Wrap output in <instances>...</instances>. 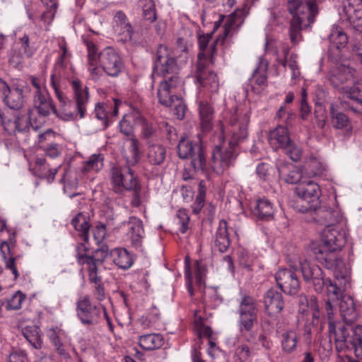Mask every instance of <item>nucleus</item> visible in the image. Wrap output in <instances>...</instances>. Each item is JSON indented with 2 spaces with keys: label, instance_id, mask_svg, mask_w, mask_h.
<instances>
[{
  "label": "nucleus",
  "instance_id": "f257e3e1",
  "mask_svg": "<svg viewBox=\"0 0 362 362\" xmlns=\"http://www.w3.org/2000/svg\"><path fill=\"white\" fill-rule=\"evenodd\" d=\"M323 0H286V8L291 18L288 34L292 45L303 41L302 31L310 28L319 14V4Z\"/></svg>",
  "mask_w": 362,
  "mask_h": 362
},
{
  "label": "nucleus",
  "instance_id": "f03ea898",
  "mask_svg": "<svg viewBox=\"0 0 362 362\" xmlns=\"http://www.w3.org/2000/svg\"><path fill=\"white\" fill-rule=\"evenodd\" d=\"M74 92L73 102L64 94H58V107H54L53 113L60 119L65 122L76 121L83 119L86 114L87 105L89 101L88 88L83 86L78 79L71 82Z\"/></svg>",
  "mask_w": 362,
  "mask_h": 362
},
{
  "label": "nucleus",
  "instance_id": "7ed1b4c3",
  "mask_svg": "<svg viewBox=\"0 0 362 362\" xmlns=\"http://www.w3.org/2000/svg\"><path fill=\"white\" fill-rule=\"evenodd\" d=\"M339 250H323L322 248H313V253L319 262L327 269L333 270L336 281L332 283L328 279L327 294H342L347 292L351 287L348 268L343 259L339 257Z\"/></svg>",
  "mask_w": 362,
  "mask_h": 362
},
{
  "label": "nucleus",
  "instance_id": "20e7f679",
  "mask_svg": "<svg viewBox=\"0 0 362 362\" xmlns=\"http://www.w3.org/2000/svg\"><path fill=\"white\" fill-rule=\"evenodd\" d=\"M179 71L176 59L171 54L168 47L159 45L153 59V74L163 77V81H170L175 77L182 80L178 75Z\"/></svg>",
  "mask_w": 362,
  "mask_h": 362
},
{
  "label": "nucleus",
  "instance_id": "39448f33",
  "mask_svg": "<svg viewBox=\"0 0 362 362\" xmlns=\"http://www.w3.org/2000/svg\"><path fill=\"white\" fill-rule=\"evenodd\" d=\"M249 121L250 115L247 110H243L235 107L229 112L228 122L230 137L228 144L230 146H238L247 138Z\"/></svg>",
  "mask_w": 362,
  "mask_h": 362
},
{
  "label": "nucleus",
  "instance_id": "423d86ee",
  "mask_svg": "<svg viewBox=\"0 0 362 362\" xmlns=\"http://www.w3.org/2000/svg\"><path fill=\"white\" fill-rule=\"evenodd\" d=\"M132 165H115L110 170L112 189L118 194H124L129 192L133 186L139 180Z\"/></svg>",
  "mask_w": 362,
  "mask_h": 362
},
{
  "label": "nucleus",
  "instance_id": "0eeeda50",
  "mask_svg": "<svg viewBox=\"0 0 362 362\" xmlns=\"http://www.w3.org/2000/svg\"><path fill=\"white\" fill-rule=\"evenodd\" d=\"M204 53H199L195 64L194 76L199 86L211 93H216L219 88V79L217 74L209 68L211 63Z\"/></svg>",
  "mask_w": 362,
  "mask_h": 362
},
{
  "label": "nucleus",
  "instance_id": "6e6552de",
  "mask_svg": "<svg viewBox=\"0 0 362 362\" xmlns=\"http://www.w3.org/2000/svg\"><path fill=\"white\" fill-rule=\"evenodd\" d=\"M177 153L182 159L190 158L191 165L195 171L205 169L206 160L202 144L181 139L177 145Z\"/></svg>",
  "mask_w": 362,
  "mask_h": 362
},
{
  "label": "nucleus",
  "instance_id": "1a4fd4ad",
  "mask_svg": "<svg viewBox=\"0 0 362 362\" xmlns=\"http://www.w3.org/2000/svg\"><path fill=\"white\" fill-rule=\"evenodd\" d=\"M335 298L326 301L325 308L328 319L332 318V309L334 306L339 307L344 322L351 325L358 318L354 300L352 296H334Z\"/></svg>",
  "mask_w": 362,
  "mask_h": 362
},
{
  "label": "nucleus",
  "instance_id": "9d476101",
  "mask_svg": "<svg viewBox=\"0 0 362 362\" xmlns=\"http://www.w3.org/2000/svg\"><path fill=\"white\" fill-rule=\"evenodd\" d=\"M111 250L107 245H102L99 248L95 250L87 259L89 279L95 284L98 294H103L104 291L101 284V278L98 276L100 267L105 260L110 257Z\"/></svg>",
  "mask_w": 362,
  "mask_h": 362
},
{
  "label": "nucleus",
  "instance_id": "9b49d317",
  "mask_svg": "<svg viewBox=\"0 0 362 362\" xmlns=\"http://www.w3.org/2000/svg\"><path fill=\"white\" fill-rule=\"evenodd\" d=\"M103 311L104 308L97 301H92L88 296L81 297L77 301V316L83 325L97 324Z\"/></svg>",
  "mask_w": 362,
  "mask_h": 362
},
{
  "label": "nucleus",
  "instance_id": "f8f14e48",
  "mask_svg": "<svg viewBox=\"0 0 362 362\" xmlns=\"http://www.w3.org/2000/svg\"><path fill=\"white\" fill-rule=\"evenodd\" d=\"M356 70L349 65L339 64L332 66L327 75L331 85L348 95L349 85L354 80Z\"/></svg>",
  "mask_w": 362,
  "mask_h": 362
},
{
  "label": "nucleus",
  "instance_id": "ddd939ff",
  "mask_svg": "<svg viewBox=\"0 0 362 362\" xmlns=\"http://www.w3.org/2000/svg\"><path fill=\"white\" fill-rule=\"evenodd\" d=\"M239 328L240 333L245 336L252 330L257 322L256 304L251 296H245L240 305Z\"/></svg>",
  "mask_w": 362,
  "mask_h": 362
},
{
  "label": "nucleus",
  "instance_id": "4468645a",
  "mask_svg": "<svg viewBox=\"0 0 362 362\" xmlns=\"http://www.w3.org/2000/svg\"><path fill=\"white\" fill-rule=\"evenodd\" d=\"M0 95L4 103L10 109L21 110L24 104L23 86L13 84L9 86L0 78Z\"/></svg>",
  "mask_w": 362,
  "mask_h": 362
},
{
  "label": "nucleus",
  "instance_id": "2eb2a0df",
  "mask_svg": "<svg viewBox=\"0 0 362 362\" xmlns=\"http://www.w3.org/2000/svg\"><path fill=\"white\" fill-rule=\"evenodd\" d=\"M30 110L22 111L16 116L13 121L11 120L6 114L0 110V122L4 129L9 134L16 132L23 133L28 131L31 127Z\"/></svg>",
  "mask_w": 362,
  "mask_h": 362
},
{
  "label": "nucleus",
  "instance_id": "dca6fc26",
  "mask_svg": "<svg viewBox=\"0 0 362 362\" xmlns=\"http://www.w3.org/2000/svg\"><path fill=\"white\" fill-rule=\"evenodd\" d=\"M99 63L104 72L112 77L117 76L123 67L120 56L112 47H107L100 53Z\"/></svg>",
  "mask_w": 362,
  "mask_h": 362
},
{
  "label": "nucleus",
  "instance_id": "f3484780",
  "mask_svg": "<svg viewBox=\"0 0 362 362\" xmlns=\"http://www.w3.org/2000/svg\"><path fill=\"white\" fill-rule=\"evenodd\" d=\"M321 242L316 248L341 250L346 243L345 234L333 225L327 226L322 231Z\"/></svg>",
  "mask_w": 362,
  "mask_h": 362
},
{
  "label": "nucleus",
  "instance_id": "a211bd4d",
  "mask_svg": "<svg viewBox=\"0 0 362 362\" xmlns=\"http://www.w3.org/2000/svg\"><path fill=\"white\" fill-rule=\"evenodd\" d=\"M291 267L295 271L300 269L305 281L313 280L315 291L320 292L322 286H326L327 288L328 279L324 280L322 269L317 265L311 264L307 260H303L299 262V266L291 265Z\"/></svg>",
  "mask_w": 362,
  "mask_h": 362
},
{
  "label": "nucleus",
  "instance_id": "6ab92c4d",
  "mask_svg": "<svg viewBox=\"0 0 362 362\" xmlns=\"http://www.w3.org/2000/svg\"><path fill=\"white\" fill-rule=\"evenodd\" d=\"M302 212H310L313 219L323 225L332 226L339 219V213L326 205H310L300 209Z\"/></svg>",
  "mask_w": 362,
  "mask_h": 362
},
{
  "label": "nucleus",
  "instance_id": "aec40b11",
  "mask_svg": "<svg viewBox=\"0 0 362 362\" xmlns=\"http://www.w3.org/2000/svg\"><path fill=\"white\" fill-rule=\"evenodd\" d=\"M295 270L280 269L275 274V280L281 291L285 294H296L300 289V282Z\"/></svg>",
  "mask_w": 362,
  "mask_h": 362
},
{
  "label": "nucleus",
  "instance_id": "412c9836",
  "mask_svg": "<svg viewBox=\"0 0 362 362\" xmlns=\"http://www.w3.org/2000/svg\"><path fill=\"white\" fill-rule=\"evenodd\" d=\"M328 39L330 42L328 57L333 62H337L341 57V49L345 47L348 42V37L342 28L334 25Z\"/></svg>",
  "mask_w": 362,
  "mask_h": 362
},
{
  "label": "nucleus",
  "instance_id": "4be33fe9",
  "mask_svg": "<svg viewBox=\"0 0 362 362\" xmlns=\"http://www.w3.org/2000/svg\"><path fill=\"white\" fill-rule=\"evenodd\" d=\"M295 193L302 201L308 203L307 206L320 204V188L313 181H303L299 183L295 189Z\"/></svg>",
  "mask_w": 362,
  "mask_h": 362
},
{
  "label": "nucleus",
  "instance_id": "5701e85b",
  "mask_svg": "<svg viewBox=\"0 0 362 362\" xmlns=\"http://www.w3.org/2000/svg\"><path fill=\"white\" fill-rule=\"evenodd\" d=\"M113 29L122 42H129L132 40L133 28L127 16L122 11H118L113 18Z\"/></svg>",
  "mask_w": 362,
  "mask_h": 362
},
{
  "label": "nucleus",
  "instance_id": "b1692460",
  "mask_svg": "<svg viewBox=\"0 0 362 362\" xmlns=\"http://www.w3.org/2000/svg\"><path fill=\"white\" fill-rule=\"evenodd\" d=\"M267 69L268 62L261 59L249 78L251 90L256 94L261 93L267 86Z\"/></svg>",
  "mask_w": 362,
  "mask_h": 362
},
{
  "label": "nucleus",
  "instance_id": "393cba45",
  "mask_svg": "<svg viewBox=\"0 0 362 362\" xmlns=\"http://www.w3.org/2000/svg\"><path fill=\"white\" fill-rule=\"evenodd\" d=\"M343 337L345 338L344 347L351 345L356 358L362 359V326L354 329L345 326Z\"/></svg>",
  "mask_w": 362,
  "mask_h": 362
},
{
  "label": "nucleus",
  "instance_id": "a878e982",
  "mask_svg": "<svg viewBox=\"0 0 362 362\" xmlns=\"http://www.w3.org/2000/svg\"><path fill=\"white\" fill-rule=\"evenodd\" d=\"M181 83L182 80H178L176 77L170 81L160 82L157 93L159 103L165 107L172 106L174 98H177L172 93V90Z\"/></svg>",
  "mask_w": 362,
  "mask_h": 362
},
{
  "label": "nucleus",
  "instance_id": "bb28decb",
  "mask_svg": "<svg viewBox=\"0 0 362 362\" xmlns=\"http://www.w3.org/2000/svg\"><path fill=\"white\" fill-rule=\"evenodd\" d=\"M236 147H232L229 144L227 148L216 146L212 153L214 163L220 164L223 168L233 165L238 155Z\"/></svg>",
  "mask_w": 362,
  "mask_h": 362
},
{
  "label": "nucleus",
  "instance_id": "cd10ccee",
  "mask_svg": "<svg viewBox=\"0 0 362 362\" xmlns=\"http://www.w3.org/2000/svg\"><path fill=\"white\" fill-rule=\"evenodd\" d=\"M165 147L158 143L148 141L145 152L146 163L153 167L161 166L166 158Z\"/></svg>",
  "mask_w": 362,
  "mask_h": 362
},
{
  "label": "nucleus",
  "instance_id": "c85d7f7f",
  "mask_svg": "<svg viewBox=\"0 0 362 362\" xmlns=\"http://www.w3.org/2000/svg\"><path fill=\"white\" fill-rule=\"evenodd\" d=\"M125 224L127 226V236L131 240L132 245L136 248H140L144 235L142 221L135 216H132Z\"/></svg>",
  "mask_w": 362,
  "mask_h": 362
},
{
  "label": "nucleus",
  "instance_id": "c756f323",
  "mask_svg": "<svg viewBox=\"0 0 362 362\" xmlns=\"http://www.w3.org/2000/svg\"><path fill=\"white\" fill-rule=\"evenodd\" d=\"M276 168L279 177L288 184H297L302 178L300 169L291 163H279Z\"/></svg>",
  "mask_w": 362,
  "mask_h": 362
},
{
  "label": "nucleus",
  "instance_id": "7c9ffc66",
  "mask_svg": "<svg viewBox=\"0 0 362 362\" xmlns=\"http://www.w3.org/2000/svg\"><path fill=\"white\" fill-rule=\"evenodd\" d=\"M198 112L202 130L204 132H209L213 127L214 108L207 101L199 100Z\"/></svg>",
  "mask_w": 362,
  "mask_h": 362
},
{
  "label": "nucleus",
  "instance_id": "2f4dec72",
  "mask_svg": "<svg viewBox=\"0 0 362 362\" xmlns=\"http://www.w3.org/2000/svg\"><path fill=\"white\" fill-rule=\"evenodd\" d=\"M268 139L270 145L275 150L283 148L291 141L287 128L282 125H279L270 131Z\"/></svg>",
  "mask_w": 362,
  "mask_h": 362
},
{
  "label": "nucleus",
  "instance_id": "473e14b6",
  "mask_svg": "<svg viewBox=\"0 0 362 362\" xmlns=\"http://www.w3.org/2000/svg\"><path fill=\"white\" fill-rule=\"evenodd\" d=\"M213 33H207L206 35H199L198 37V44L200 52L199 53H204L206 58L210 61L211 64L214 63V56L216 54V45L219 42H223V39L219 40L217 38L214 40L207 48L209 43L212 39Z\"/></svg>",
  "mask_w": 362,
  "mask_h": 362
},
{
  "label": "nucleus",
  "instance_id": "72a5a7b5",
  "mask_svg": "<svg viewBox=\"0 0 362 362\" xmlns=\"http://www.w3.org/2000/svg\"><path fill=\"white\" fill-rule=\"evenodd\" d=\"M141 119L142 115L138 110L124 115L119 124L121 133L125 136H131L134 133L135 125L139 124Z\"/></svg>",
  "mask_w": 362,
  "mask_h": 362
},
{
  "label": "nucleus",
  "instance_id": "f704fd0d",
  "mask_svg": "<svg viewBox=\"0 0 362 362\" xmlns=\"http://www.w3.org/2000/svg\"><path fill=\"white\" fill-rule=\"evenodd\" d=\"M16 244V240L14 237L9 238L8 241H3L0 245V250L2 253L3 259L6 262V268L11 270L13 274L14 275V279H16L18 276V272L16 268V261L20 257V256H11L8 259H6V252L8 254H11V247H13Z\"/></svg>",
  "mask_w": 362,
  "mask_h": 362
},
{
  "label": "nucleus",
  "instance_id": "c9c22d12",
  "mask_svg": "<svg viewBox=\"0 0 362 362\" xmlns=\"http://www.w3.org/2000/svg\"><path fill=\"white\" fill-rule=\"evenodd\" d=\"M33 105L38 114L43 117L49 115L54 107L52 99L47 92L33 95Z\"/></svg>",
  "mask_w": 362,
  "mask_h": 362
},
{
  "label": "nucleus",
  "instance_id": "e433bc0d",
  "mask_svg": "<svg viewBox=\"0 0 362 362\" xmlns=\"http://www.w3.org/2000/svg\"><path fill=\"white\" fill-rule=\"evenodd\" d=\"M252 210L255 216L266 221L272 219L274 214L273 204L266 198L257 199Z\"/></svg>",
  "mask_w": 362,
  "mask_h": 362
},
{
  "label": "nucleus",
  "instance_id": "4c0bfd02",
  "mask_svg": "<svg viewBox=\"0 0 362 362\" xmlns=\"http://www.w3.org/2000/svg\"><path fill=\"white\" fill-rule=\"evenodd\" d=\"M230 240L228 233V223L222 219L219 221L218 227L216 233L215 247L221 252H225L230 246Z\"/></svg>",
  "mask_w": 362,
  "mask_h": 362
},
{
  "label": "nucleus",
  "instance_id": "58836bf2",
  "mask_svg": "<svg viewBox=\"0 0 362 362\" xmlns=\"http://www.w3.org/2000/svg\"><path fill=\"white\" fill-rule=\"evenodd\" d=\"M71 225L78 232V235L84 242H88L89 238V217L83 214L78 213L71 220Z\"/></svg>",
  "mask_w": 362,
  "mask_h": 362
},
{
  "label": "nucleus",
  "instance_id": "ea45409f",
  "mask_svg": "<svg viewBox=\"0 0 362 362\" xmlns=\"http://www.w3.org/2000/svg\"><path fill=\"white\" fill-rule=\"evenodd\" d=\"M110 257L118 267L122 269L130 268L133 264V258L125 248L111 250Z\"/></svg>",
  "mask_w": 362,
  "mask_h": 362
},
{
  "label": "nucleus",
  "instance_id": "a19ab883",
  "mask_svg": "<svg viewBox=\"0 0 362 362\" xmlns=\"http://www.w3.org/2000/svg\"><path fill=\"white\" fill-rule=\"evenodd\" d=\"M107 107V105L105 103L96 104L94 113L95 117L98 120V124H96V121L95 120L91 122V124L93 126V132H97L99 131H104L109 126Z\"/></svg>",
  "mask_w": 362,
  "mask_h": 362
},
{
  "label": "nucleus",
  "instance_id": "79ce46f5",
  "mask_svg": "<svg viewBox=\"0 0 362 362\" xmlns=\"http://www.w3.org/2000/svg\"><path fill=\"white\" fill-rule=\"evenodd\" d=\"M164 343V339L160 334H147L139 337V344L146 350H154L160 348Z\"/></svg>",
  "mask_w": 362,
  "mask_h": 362
},
{
  "label": "nucleus",
  "instance_id": "37998d69",
  "mask_svg": "<svg viewBox=\"0 0 362 362\" xmlns=\"http://www.w3.org/2000/svg\"><path fill=\"white\" fill-rule=\"evenodd\" d=\"M129 192H132L130 202L132 207L138 208L141 206L143 203L148 200V190L141 186L140 180L135 184V186H133Z\"/></svg>",
  "mask_w": 362,
  "mask_h": 362
},
{
  "label": "nucleus",
  "instance_id": "c03bdc74",
  "mask_svg": "<svg viewBox=\"0 0 362 362\" xmlns=\"http://www.w3.org/2000/svg\"><path fill=\"white\" fill-rule=\"evenodd\" d=\"M22 334L35 349L42 347L40 329L37 326H26L22 329Z\"/></svg>",
  "mask_w": 362,
  "mask_h": 362
},
{
  "label": "nucleus",
  "instance_id": "a18cd8bd",
  "mask_svg": "<svg viewBox=\"0 0 362 362\" xmlns=\"http://www.w3.org/2000/svg\"><path fill=\"white\" fill-rule=\"evenodd\" d=\"M331 123L334 128L337 129H346L351 131V127L349 117L344 113L337 111L334 105L329 107Z\"/></svg>",
  "mask_w": 362,
  "mask_h": 362
},
{
  "label": "nucleus",
  "instance_id": "49530a36",
  "mask_svg": "<svg viewBox=\"0 0 362 362\" xmlns=\"http://www.w3.org/2000/svg\"><path fill=\"white\" fill-rule=\"evenodd\" d=\"M347 18L356 30L362 31V5L344 6Z\"/></svg>",
  "mask_w": 362,
  "mask_h": 362
},
{
  "label": "nucleus",
  "instance_id": "de8ad7c7",
  "mask_svg": "<svg viewBox=\"0 0 362 362\" xmlns=\"http://www.w3.org/2000/svg\"><path fill=\"white\" fill-rule=\"evenodd\" d=\"M328 327L330 337L335 341L337 348L343 349L345 340L343 337L344 332H345V325L339 324L337 327L336 323L330 318V320L328 319Z\"/></svg>",
  "mask_w": 362,
  "mask_h": 362
},
{
  "label": "nucleus",
  "instance_id": "09e8293b",
  "mask_svg": "<svg viewBox=\"0 0 362 362\" xmlns=\"http://www.w3.org/2000/svg\"><path fill=\"white\" fill-rule=\"evenodd\" d=\"M298 334L294 330H288L281 335V346L284 352L291 354L293 352L298 344Z\"/></svg>",
  "mask_w": 362,
  "mask_h": 362
},
{
  "label": "nucleus",
  "instance_id": "8fccbe9b",
  "mask_svg": "<svg viewBox=\"0 0 362 362\" xmlns=\"http://www.w3.org/2000/svg\"><path fill=\"white\" fill-rule=\"evenodd\" d=\"M141 126V137L146 141L148 144V141L157 137V125L151 122L147 121L142 116V119L139 121V124Z\"/></svg>",
  "mask_w": 362,
  "mask_h": 362
},
{
  "label": "nucleus",
  "instance_id": "3c124183",
  "mask_svg": "<svg viewBox=\"0 0 362 362\" xmlns=\"http://www.w3.org/2000/svg\"><path fill=\"white\" fill-rule=\"evenodd\" d=\"M103 167V156L102 154H93L88 160L83 163L81 170L83 173H97Z\"/></svg>",
  "mask_w": 362,
  "mask_h": 362
},
{
  "label": "nucleus",
  "instance_id": "603ef678",
  "mask_svg": "<svg viewBox=\"0 0 362 362\" xmlns=\"http://www.w3.org/2000/svg\"><path fill=\"white\" fill-rule=\"evenodd\" d=\"M142 5V16L146 21L153 23L157 19L156 5L153 0H141Z\"/></svg>",
  "mask_w": 362,
  "mask_h": 362
},
{
  "label": "nucleus",
  "instance_id": "864d4df0",
  "mask_svg": "<svg viewBox=\"0 0 362 362\" xmlns=\"http://www.w3.org/2000/svg\"><path fill=\"white\" fill-rule=\"evenodd\" d=\"M129 141V148L131 156L127 158V164L133 166L136 165L140 160V142L136 137L130 138Z\"/></svg>",
  "mask_w": 362,
  "mask_h": 362
},
{
  "label": "nucleus",
  "instance_id": "5fc2aeb1",
  "mask_svg": "<svg viewBox=\"0 0 362 362\" xmlns=\"http://www.w3.org/2000/svg\"><path fill=\"white\" fill-rule=\"evenodd\" d=\"M59 47L62 52L59 54L57 62L55 63L54 67L66 71V69L69 63L71 54L68 51L67 45L65 40H63L59 42Z\"/></svg>",
  "mask_w": 362,
  "mask_h": 362
},
{
  "label": "nucleus",
  "instance_id": "6e6d98bb",
  "mask_svg": "<svg viewBox=\"0 0 362 362\" xmlns=\"http://www.w3.org/2000/svg\"><path fill=\"white\" fill-rule=\"evenodd\" d=\"M82 40L87 48L88 64H98L99 62L100 54H98L97 46L85 36H82Z\"/></svg>",
  "mask_w": 362,
  "mask_h": 362
},
{
  "label": "nucleus",
  "instance_id": "4d7b16f0",
  "mask_svg": "<svg viewBox=\"0 0 362 362\" xmlns=\"http://www.w3.org/2000/svg\"><path fill=\"white\" fill-rule=\"evenodd\" d=\"M264 304L267 310L272 313H279L284 307L282 296H267L264 299Z\"/></svg>",
  "mask_w": 362,
  "mask_h": 362
},
{
  "label": "nucleus",
  "instance_id": "13d9d810",
  "mask_svg": "<svg viewBox=\"0 0 362 362\" xmlns=\"http://www.w3.org/2000/svg\"><path fill=\"white\" fill-rule=\"evenodd\" d=\"M66 71L56 67L54 68L50 76V86L54 89L56 97H58V94H63L59 90V81L61 78H66Z\"/></svg>",
  "mask_w": 362,
  "mask_h": 362
},
{
  "label": "nucleus",
  "instance_id": "bf43d9fd",
  "mask_svg": "<svg viewBox=\"0 0 362 362\" xmlns=\"http://www.w3.org/2000/svg\"><path fill=\"white\" fill-rule=\"evenodd\" d=\"M274 173V169L267 163H261L256 168V173L263 182L272 181Z\"/></svg>",
  "mask_w": 362,
  "mask_h": 362
},
{
  "label": "nucleus",
  "instance_id": "052dcab7",
  "mask_svg": "<svg viewBox=\"0 0 362 362\" xmlns=\"http://www.w3.org/2000/svg\"><path fill=\"white\" fill-rule=\"evenodd\" d=\"M68 174H65L64 177L62 178L61 181L64 182V192L70 197L73 198L76 195L79 194V193L76 192V189L77 188V179L76 177H74L72 179H66Z\"/></svg>",
  "mask_w": 362,
  "mask_h": 362
},
{
  "label": "nucleus",
  "instance_id": "680f3d73",
  "mask_svg": "<svg viewBox=\"0 0 362 362\" xmlns=\"http://www.w3.org/2000/svg\"><path fill=\"white\" fill-rule=\"evenodd\" d=\"M285 153L293 161H298L302 156L301 148L292 140L282 148Z\"/></svg>",
  "mask_w": 362,
  "mask_h": 362
},
{
  "label": "nucleus",
  "instance_id": "e2e57ef3",
  "mask_svg": "<svg viewBox=\"0 0 362 362\" xmlns=\"http://www.w3.org/2000/svg\"><path fill=\"white\" fill-rule=\"evenodd\" d=\"M279 64L282 66L286 67L287 65L291 71V78L295 79L300 76V71L296 61V55L291 54L288 59H282L279 61Z\"/></svg>",
  "mask_w": 362,
  "mask_h": 362
},
{
  "label": "nucleus",
  "instance_id": "0e129e2a",
  "mask_svg": "<svg viewBox=\"0 0 362 362\" xmlns=\"http://www.w3.org/2000/svg\"><path fill=\"white\" fill-rule=\"evenodd\" d=\"M25 296H10L1 303L8 310H18L21 308L22 302L25 300Z\"/></svg>",
  "mask_w": 362,
  "mask_h": 362
},
{
  "label": "nucleus",
  "instance_id": "69168bd1",
  "mask_svg": "<svg viewBox=\"0 0 362 362\" xmlns=\"http://www.w3.org/2000/svg\"><path fill=\"white\" fill-rule=\"evenodd\" d=\"M252 354L253 352H252L249 346L245 344L238 346L235 351V359L238 362L249 361Z\"/></svg>",
  "mask_w": 362,
  "mask_h": 362
},
{
  "label": "nucleus",
  "instance_id": "338daca9",
  "mask_svg": "<svg viewBox=\"0 0 362 362\" xmlns=\"http://www.w3.org/2000/svg\"><path fill=\"white\" fill-rule=\"evenodd\" d=\"M347 96L362 105V78L356 82L354 86L350 88Z\"/></svg>",
  "mask_w": 362,
  "mask_h": 362
},
{
  "label": "nucleus",
  "instance_id": "774afa93",
  "mask_svg": "<svg viewBox=\"0 0 362 362\" xmlns=\"http://www.w3.org/2000/svg\"><path fill=\"white\" fill-rule=\"evenodd\" d=\"M173 110L174 115H176L177 119H182L185 115L186 105L184 103L183 100L177 97L174 98L172 106H169Z\"/></svg>",
  "mask_w": 362,
  "mask_h": 362
}]
</instances>
